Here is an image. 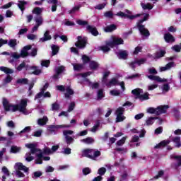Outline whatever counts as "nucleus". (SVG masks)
I'll return each mask as SVG.
<instances>
[{"mask_svg": "<svg viewBox=\"0 0 181 181\" xmlns=\"http://www.w3.org/2000/svg\"><path fill=\"white\" fill-rule=\"evenodd\" d=\"M124 112H125V108L122 107H119L115 112L116 115H124Z\"/></svg>", "mask_w": 181, "mask_h": 181, "instance_id": "nucleus-38", "label": "nucleus"}, {"mask_svg": "<svg viewBox=\"0 0 181 181\" xmlns=\"http://www.w3.org/2000/svg\"><path fill=\"white\" fill-rule=\"evenodd\" d=\"M8 46H10V47H15V46H16L17 43H16V39H11L8 41Z\"/></svg>", "mask_w": 181, "mask_h": 181, "instance_id": "nucleus-52", "label": "nucleus"}, {"mask_svg": "<svg viewBox=\"0 0 181 181\" xmlns=\"http://www.w3.org/2000/svg\"><path fill=\"white\" fill-rule=\"evenodd\" d=\"M1 170L6 176H11V174L9 173V170H8V168H6V166H4Z\"/></svg>", "mask_w": 181, "mask_h": 181, "instance_id": "nucleus-59", "label": "nucleus"}, {"mask_svg": "<svg viewBox=\"0 0 181 181\" xmlns=\"http://www.w3.org/2000/svg\"><path fill=\"white\" fill-rule=\"evenodd\" d=\"M174 159H176L177 162V163L175 164V169H177V168L181 166V156H175Z\"/></svg>", "mask_w": 181, "mask_h": 181, "instance_id": "nucleus-36", "label": "nucleus"}, {"mask_svg": "<svg viewBox=\"0 0 181 181\" xmlns=\"http://www.w3.org/2000/svg\"><path fill=\"white\" fill-rule=\"evenodd\" d=\"M16 84H21L23 86H26L29 84V79L26 78H19L16 81Z\"/></svg>", "mask_w": 181, "mask_h": 181, "instance_id": "nucleus-22", "label": "nucleus"}, {"mask_svg": "<svg viewBox=\"0 0 181 181\" xmlns=\"http://www.w3.org/2000/svg\"><path fill=\"white\" fill-rule=\"evenodd\" d=\"M98 66H100V64H98L97 62L95 61L90 62L89 67L90 70H97V69H98Z\"/></svg>", "mask_w": 181, "mask_h": 181, "instance_id": "nucleus-28", "label": "nucleus"}, {"mask_svg": "<svg viewBox=\"0 0 181 181\" xmlns=\"http://www.w3.org/2000/svg\"><path fill=\"white\" fill-rule=\"evenodd\" d=\"M163 38L165 43H175L176 42V38L170 33H165Z\"/></svg>", "mask_w": 181, "mask_h": 181, "instance_id": "nucleus-8", "label": "nucleus"}, {"mask_svg": "<svg viewBox=\"0 0 181 181\" xmlns=\"http://www.w3.org/2000/svg\"><path fill=\"white\" fill-rule=\"evenodd\" d=\"M76 107V103L71 102L68 107V112H71Z\"/></svg>", "mask_w": 181, "mask_h": 181, "instance_id": "nucleus-56", "label": "nucleus"}, {"mask_svg": "<svg viewBox=\"0 0 181 181\" xmlns=\"http://www.w3.org/2000/svg\"><path fill=\"white\" fill-rule=\"evenodd\" d=\"M98 50H101L104 53H108V52H110L111 50V48L107 47V45H103V46H100L98 47Z\"/></svg>", "mask_w": 181, "mask_h": 181, "instance_id": "nucleus-34", "label": "nucleus"}, {"mask_svg": "<svg viewBox=\"0 0 181 181\" xmlns=\"http://www.w3.org/2000/svg\"><path fill=\"white\" fill-rule=\"evenodd\" d=\"M86 30L88 33H91L93 36H98L99 35L98 30H97V28L95 26L88 25L86 26Z\"/></svg>", "mask_w": 181, "mask_h": 181, "instance_id": "nucleus-11", "label": "nucleus"}, {"mask_svg": "<svg viewBox=\"0 0 181 181\" xmlns=\"http://www.w3.org/2000/svg\"><path fill=\"white\" fill-rule=\"evenodd\" d=\"M112 40H113V42H115V46H119V45H124V40L122 38L114 37Z\"/></svg>", "mask_w": 181, "mask_h": 181, "instance_id": "nucleus-29", "label": "nucleus"}, {"mask_svg": "<svg viewBox=\"0 0 181 181\" xmlns=\"http://www.w3.org/2000/svg\"><path fill=\"white\" fill-rule=\"evenodd\" d=\"M17 168L18 170H23L24 172H29V168L28 167L23 165L22 163H17Z\"/></svg>", "mask_w": 181, "mask_h": 181, "instance_id": "nucleus-32", "label": "nucleus"}, {"mask_svg": "<svg viewBox=\"0 0 181 181\" xmlns=\"http://www.w3.org/2000/svg\"><path fill=\"white\" fill-rule=\"evenodd\" d=\"M78 41L75 43L77 49H86L87 46V37H83L82 36L77 37Z\"/></svg>", "mask_w": 181, "mask_h": 181, "instance_id": "nucleus-6", "label": "nucleus"}, {"mask_svg": "<svg viewBox=\"0 0 181 181\" xmlns=\"http://www.w3.org/2000/svg\"><path fill=\"white\" fill-rule=\"evenodd\" d=\"M76 23L79 25L80 26H86L88 25V21H83V20H78L76 21Z\"/></svg>", "mask_w": 181, "mask_h": 181, "instance_id": "nucleus-51", "label": "nucleus"}, {"mask_svg": "<svg viewBox=\"0 0 181 181\" xmlns=\"http://www.w3.org/2000/svg\"><path fill=\"white\" fill-rule=\"evenodd\" d=\"M171 141L169 139L163 140L158 144L154 146L155 149H160V148H165V146H168L169 144H170Z\"/></svg>", "mask_w": 181, "mask_h": 181, "instance_id": "nucleus-16", "label": "nucleus"}, {"mask_svg": "<svg viewBox=\"0 0 181 181\" xmlns=\"http://www.w3.org/2000/svg\"><path fill=\"white\" fill-rule=\"evenodd\" d=\"M147 77L148 78H149V80H152L153 81H157L158 83H166V81H168L167 79H162L159 77V76L156 75H148Z\"/></svg>", "mask_w": 181, "mask_h": 181, "instance_id": "nucleus-14", "label": "nucleus"}, {"mask_svg": "<svg viewBox=\"0 0 181 181\" xmlns=\"http://www.w3.org/2000/svg\"><path fill=\"white\" fill-rule=\"evenodd\" d=\"M12 80H13V78L11 76V75H7V76L4 79V83H6V84H9V83H11Z\"/></svg>", "mask_w": 181, "mask_h": 181, "instance_id": "nucleus-58", "label": "nucleus"}, {"mask_svg": "<svg viewBox=\"0 0 181 181\" xmlns=\"http://www.w3.org/2000/svg\"><path fill=\"white\" fill-rule=\"evenodd\" d=\"M98 100H103L104 98V90L103 89H99L98 91Z\"/></svg>", "mask_w": 181, "mask_h": 181, "instance_id": "nucleus-45", "label": "nucleus"}, {"mask_svg": "<svg viewBox=\"0 0 181 181\" xmlns=\"http://www.w3.org/2000/svg\"><path fill=\"white\" fill-rule=\"evenodd\" d=\"M64 66H60L55 69L56 74L52 76L53 80H59V76L64 71Z\"/></svg>", "mask_w": 181, "mask_h": 181, "instance_id": "nucleus-12", "label": "nucleus"}, {"mask_svg": "<svg viewBox=\"0 0 181 181\" xmlns=\"http://www.w3.org/2000/svg\"><path fill=\"white\" fill-rule=\"evenodd\" d=\"M172 142L175 144V148H180L181 147V141L180 137L175 136L172 138Z\"/></svg>", "mask_w": 181, "mask_h": 181, "instance_id": "nucleus-21", "label": "nucleus"}, {"mask_svg": "<svg viewBox=\"0 0 181 181\" xmlns=\"http://www.w3.org/2000/svg\"><path fill=\"white\" fill-rule=\"evenodd\" d=\"M158 119V117H150L146 121V125H152L153 124V120Z\"/></svg>", "mask_w": 181, "mask_h": 181, "instance_id": "nucleus-40", "label": "nucleus"}, {"mask_svg": "<svg viewBox=\"0 0 181 181\" xmlns=\"http://www.w3.org/2000/svg\"><path fill=\"white\" fill-rule=\"evenodd\" d=\"M107 172V168L102 167L98 169V175H100V176L95 177L93 181H101L103 180V177L105 175V173Z\"/></svg>", "mask_w": 181, "mask_h": 181, "instance_id": "nucleus-9", "label": "nucleus"}, {"mask_svg": "<svg viewBox=\"0 0 181 181\" xmlns=\"http://www.w3.org/2000/svg\"><path fill=\"white\" fill-rule=\"evenodd\" d=\"M47 121H49V118L47 117L44 116L43 118L38 119L37 124L38 125H46L47 124Z\"/></svg>", "mask_w": 181, "mask_h": 181, "instance_id": "nucleus-25", "label": "nucleus"}, {"mask_svg": "<svg viewBox=\"0 0 181 181\" xmlns=\"http://www.w3.org/2000/svg\"><path fill=\"white\" fill-rule=\"evenodd\" d=\"M110 94L114 97H117V95H119V94H121V92L118 90H110Z\"/></svg>", "mask_w": 181, "mask_h": 181, "instance_id": "nucleus-57", "label": "nucleus"}, {"mask_svg": "<svg viewBox=\"0 0 181 181\" xmlns=\"http://www.w3.org/2000/svg\"><path fill=\"white\" fill-rule=\"evenodd\" d=\"M60 128H70V125H66V124L49 125L47 129L49 132H50V134H55L56 129H59Z\"/></svg>", "mask_w": 181, "mask_h": 181, "instance_id": "nucleus-7", "label": "nucleus"}, {"mask_svg": "<svg viewBox=\"0 0 181 181\" xmlns=\"http://www.w3.org/2000/svg\"><path fill=\"white\" fill-rule=\"evenodd\" d=\"M66 93L64 94L65 98H69L70 97V95H73V94H74V90H73V89H71V88H70V86H68L66 88Z\"/></svg>", "mask_w": 181, "mask_h": 181, "instance_id": "nucleus-27", "label": "nucleus"}, {"mask_svg": "<svg viewBox=\"0 0 181 181\" xmlns=\"http://www.w3.org/2000/svg\"><path fill=\"white\" fill-rule=\"evenodd\" d=\"M33 13H35V15H41L42 14V8L40 7H35L33 10Z\"/></svg>", "mask_w": 181, "mask_h": 181, "instance_id": "nucleus-53", "label": "nucleus"}, {"mask_svg": "<svg viewBox=\"0 0 181 181\" xmlns=\"http://www.w3.org/2000/svg\"><path fill=\"white\" fill-rule=\"evenodd\" d=\"M74 70L75 71H80L81 70H83V66L81 64H74Z\"/></svg>", "mask_w": 181, "mask_h": 181, "instance_id": "nucleus-37", "label": "nucleus"}, {"mask_svg": "<svg viewBox=\"0 0 181 181\" xmlns=\"http://www.w3.org/2000/svg\"><path fill=\"white\" fill-rule=\"evenodd\" d=\"M36 25L37 26H40L43 23V19L41 17H38L37 18H35Z\"/></svg>", "mask_w": 181, "mask_h": 181, "instance_id": "nucleus-63", "label": "nucleus"}, {"mask_svg": "<svg viewBox=\"0 0 181 181\" xmlns=\"http://www.w3.org/2000/svg\"><path fill=\"white\" fill-rule=\"evenodd\" d=\"M3 107L4 111L12 112H16L19 111L20 112H26V107H28V99H21L19 104L13 105L9 103L7 98H3Z\"/></svg>", "mask_w": 181, "mask_h": 181, "instance_id": "nucleus-1", "label": "nucleus"}, {"mask_svg": "<svg viewBox=\"0 0 181 181\" xmlns=\"http://www.w3.org/2000/svg\"><path fill=\"white\" fill-rule=\"evenodd\" d=\"M25 146L28 149H30V151L25 154V160H27V162H32V160L35 159V157L31 156L35 155V153H36V152H39L40 150L36 148V144H25Z\"/></svg>", "mask_w": 181, "mask_h": 181, "instance_id": "nucleus-2", "label": "nucleus"}, {"mask_svg": "<svg viewBox=\"0 0 181 181\" xmlns=\"http://www.w3.org/2000/svg\"><path fill=\"white\" fill-rule=\"evenodd\" d=\"M82 142H84V144H93V142H94V139L91 137H87L82 139Z\"/></svg>", "mask_w": 181, "mask_h": 181, "instance_id": "nucleus-50", "label": "nucleus"}, {"mask_svg": "<svg viewBox=\"0 0 181 181\" xmlns=\"http://www.w3.org/2000/svg\"><path fill=\"white\" fill-rule=\"evenodd\" d=\"M105 32L106 33H111V32H114V30H117V25L115 24H110L109 25H107L105 29Z\"/></svg>", "mask_w": 181, "mask_h": 181, "instance_id": "nucleus-19", "label": "nucleus"}, {"mask_svg": "<svg viewBox=\"0 0 181 181\" xmlns=\"http://www.w3.org/2000/svg\"><path fill=\"white\" fill-rule=\"evenodd\" d=\"M136 64H138V66H141V64H144V63L146 62V59L141 58L138 60H135Z\"/></svg>", "mask_w": 181, "mask_h": 181, "instance_id": "nucleus-60", "label": "nucleus"}, {"mask_svg": "<svg viewBox=\"0 0 181 181\" xmlns=\"http://www.w3.org/2000/svg\"><path fill=\"white\" fill-rule=\"evenodd\" d=\"M59 50H60V47H59V46L54 45H52V56H56V54L59 53Z\"/></svg>", "mask_w": 181, "mask_h": 181, "instance_id": "nucleus-33", "label": "nucleus"}, {"mask_svg": "<svg viewBox=\"0 0 181 181\" xmlns=\"http://www.w3.org/2000/svg\"><path fill=\"white\" fill-rule=\"evenodd\" d=\"M30 56H32V57H35V56H37V48H33L32 52L30 53Z\"/></svg>", "mask_w": 181, "mask_h": 181, "instance_id": "nucleus-62", "label": "nucleus"}, {"mask_svg": "<svg viewBox=\"0 0 181 181\" xmlns=\"http://www.w3.org/2000/svg\"><path fill=\"white\" fill-rule=\"evenodd\" d=\"M30 49H32V45H26L22 49H21V57L23 58H25V57H28V56H30V54H29V50H30Z\"/></svg>", "mask_w": 181, "mask_h": 181, "instance_id": "nucleus-10", "label": "nucleus"}, {"mask_svg": "<svg viewBox=\"0 0 181 181\" xmlns=\"http://www.w3.org/2000/svg\"><path fill=\"white\" fill-rule=\"evenodd\" d=\"M173 50H174L175 52H177V53H179L181 50V48H180V45H174L173 47H172Z\"/></svg>", "mask_w": 181, "mask_h": 181, "instance_id": "nucleus-64", "label": "nucleus"}, {"mask_svg": "<svg viewBox=\"0 0 181 181\" xmlns=\"http://www.w3.org/2000/svg\"><path fill=\"white\" fill-rule=\"evenodd\" d=\"M128 180V173L124 171L123 174L121 175L120 181H127Z\"/></svg>", "mask_w": 181, "mask_h": 181, "instance_id": "nucleus-54", "label": "nucleus"}, {"mask_svg": "<svg viewBox=\"0 0 181 181\" xmlns=\"http://www.w3.org/2000/svg\"><path fill=\"white\" fill-rule=\"evenodd\" d=\"M125 141H127V137H122L120 140L117 141L116 145H117V146H122V145L125 144Z\"/></svg>", "mask_w": 181, "mask_h": 181, "instance_id": "nucleus-46", "label": "nucleus"}, {"mask_svg": "<svg viewBox=\"0 0 181 181\" xmlns=\"http://www.w3.org/2000/svg\"><path fill=\"white\" fill-rule=\"evenodd\" d=\"M28 70L31 71L30 74H34V76H39L42 73V70L38 69V67L36 66H29Z\"/></svg>", "mask_w": 181, "mask_h": 181, "instance_id": "nucleus-17", "label": "nucleus"}, {"mask_svg": "<svg viewBox=\"0 0 181 181\" xmlns=\"http://www.w3.org/2000/svg\"><path fill=\"white\" fill-rule=\"evenodd\" d=\"M26 5H28V1H18V6L19 9L21 10V12H23L25 11Z\"/></svg>", "mask_w": 181, "mask_h": 181, "instance_id": "nucleus-23", "label": "nucleus"}, {"mask_svg": "<svg viewBox=\"0 0 181 181\" xmlns=\"http://www.w3.org/2000/svg\"><path fill=\"white\" fill-rule=\"evenodd\" d=\"M163 175H165V171H163V170H160V171H158V175L154 176L153 178L150 179V180H153V179L158 180L159 179V177H162Z\"/></svg>", "mask_w": 181, "mask_h": 181, "instance_id": "nucleus-41", "label": "nucleus"}, {"mask_svg": "<svg viewBox=\"0 0 181 181\" xmlns=\"http://www.w3.org/2000/svg\"><path fill=\"white\" fill-rule=\"evenodd\" d=\"M166 54V51L163 49H160L159 52L156 53L155 57L156 59H160V57H163Z\"/></svg>", "mask_w": 181, "mask_h": 181, "instance_id": "nucleus-31", "label": "nucleus"}, {"mask_svg": "<svg viewBox=\"0 0 181 181\" xmlns=\"http://www.w3.org/2000/svg\"><path fill=\"white\" fill-rule=\"evenodd\" d=\"M139 30L142 35V36H145L146 37H148V36H151V33H149V30L148 29L145 28V25H139Z\"/></svg>", "mask_w": 181, "mask_h": 181, "instance_id": "nucleus-13", "label": "nucleus"}, {"mask_svg": "<svg viewBox=\"0 0 181 181\" xmlns=\"http://www.w3.org/2000/svg\"><path fill=\"white\" fill-rule=\"evenodd\" d=\"M110 71H106L103 74V77L102 79L103 83H107V78H108V76H110Z\"/></svg>", "mask_w": 181, "mask_h": 181, "instance_id": "nucleus-55", "label": "nucleus"}, {"mask_svg": "<svg viewBox=\"0 0 181 181\" xmlns=\"http://www.w3.org/2000/svg\"><path fill=\"white\" fill-rule=\"evenodd\" d=\"M82 173L84 175V176H87V175H90V173H91V169H90L88 167L84 168L82 170Z\"/></svg>", "mask_w": 181, "mask_h": 181, "instance_id": "nucleus-47", "label": "nucleus"}, {"mask_svg": "<svg viewBox=\"0 0 181 181\" xmlns=\"http://www.w3.org/2000/svg\"><path fill=\"white\" fill-rule=\"evenodd\" d=\"M104 17L109 18V19H112V18H114V13H112V11H106L104 13Z\"/></svg>", "mask_w": 181, "mask_h": 181, "instance_id": "nucleus-48", "label": "nucleus"}, {"mask_svg": "<svg viewBox=\"0 0 181 181\" xmlns=\"http://www.w3.org/2000/svg\"><path fill=\"white\" fill-rule=\"evenodd\" d=\"M118 84V80L117 78H112L107 83H106L107 87H111V86H117Z\"/></svg>", "mask_w": 181, "mask_h": 181, "instance_id": "nucleus-30", "label": "nucleus"}, {"mask_svg": "<svg viewBox=\"0 0 181 181\" xmlns=\"http://www.w3.org/2000/svg\"><path fill=\"white\" fill-rule=\"evenodd\" d=\"M138 98L140 101H146V100H149V93L146 92L144 94H141Z\"/></svg>", "mask_w": 181, "mask_h": 181, "instance_id": "nucleus-24", "label": "nucleus"}, {"mask_svg": "<svg viewBox=\"0 0 181 181\" xmlns=\"http://www.w3.org/2000/svg\"><path fill=\"white\" fill-rule=\"evenodd\" d=\"M50 32L49 30H47L44 33V37L40 39V42H47V40H52V35H50Z\"/></svg>", "mask_w": 181, "mask_h": 181, "instance_id": "nucleus-20", "label": "nucleus"}, {"mask_svg": "<svg viewBox=\"0 0 181 181\" xmlns=\"http://www.w3.org/2000/svg\"><path fill=\"white\" fill-rule=\"evenodd\" d=\"M169 108V105H164L163 106H158L157 108L149 107L147 109L148 114H156V115H160L161 114H165L166 110Z\"/></svg>", "mask_w": 181, "mask_h": 181, "instance_id": "nucleus-3", "label": "nucleus"}, {"mask_svg": "<svg viewBox=\"0 0 181 181\" xmlns=\"http://www.w3.org/2000/svg\"><path fill=\"white\" fill-rule=\"evenodd\" d=\"M93 153H94V150L87 148L83 150V156H85V158H88L89 159H94V157L93 156Z\"/></svg>", "mask_w": 181, "mask_h": 181, "instance_id": "nucleus-15", "label": "nucleus"}, {"mask_svg": "<svg viewBox=\"0 0 181 181\" xmlns=\"http://www.w3.org/2000/svg\"><path fill=\"white\" fill-rule=\"evenodd\" d=\"M80 8H81V6H76L72 8L70 11H69V15H71L72 13H76V12H78L80 11Z\"/></svg>", "mask_w": 181, "mask_h": 181, "instance_id": "nucleus-39", "label": "nucleus"}, {"mask_svg": "<svg viewBox=\"0 0 181 181\" xmlns=\"http://www.w3.org/2000/svg\"><path fill=\"white\" fill-rule=\"evenodd\" d=\"M74 134V132L72 130H64L63 131V135L65 136V142L67 144V145H71L73 142H74V139L69 135H73Z\"/></svg>", "mask_w": 181, "mask_h": 181, "instance_id": "nucleus-5", "label": "nucleus"}, {"mask_svg": "<svg viewBox=\"0 0 181 181\" xmlns=\"http://www.w3.org/2000/svg\"><path fill=\"white\" fill-rule=\"evenodd\" d=\"M126 12L127 13H125L122 11H119L116 15L117 16H119L120 18H127V19H130V21H133V19H136V18H139L141 14H136V15H132V12L129 10H126Z\"/></svg>", "mask_w": 181, "mask_h": 181, "instance_id": "nucleus-4", "label": "nucleus"}, {"mask_svg": "<svg viewBox=\"0 0 181 181\" xmlns=\"http://www.w3.org/2000/svg\"><path fill=\"white\" fill-rule=\"evenodd\" d=\"M52 111H59V110H60V105H59L57 103H52Z\"/></svg>", "mask_w": 181, "mask_h": 181, "instance_id": "nucleus-49", "label": "nucleus"}, {"mask_svg": "<svg viewBox=\"0 0 181 181\" xmlns=\"http://www.w3.org/2000/svg\"><path fill=\"white\" fill-rule=\"evenodd\" d=\"M118 59L120 60H127L128 59V52L127 50H122L117 53Z\"/></svg>", "mask_w": 181, "mask_h": 181, "instance_id": "nucleus-18", "label": "nucleus"}, {"mask_svg": "<svg viewBox=\"0 0 181 181\" xmlns=\"http://www.w3.org/2000/svg\"><path fill=\"white\" fill-rule=\"evenodd\" d=\"M141 77V74H134L126 77L127 80H134V78H139Z\"/></svg>", "mask_w": 181, "mask_h": 181, "instance_id": "nucleus-42", "label": "nucleus"}, {"mask_svg": "<svg viewBox=\"0 0 181 181\" xmlns=\"http://www.w3.org/2000/svg\"><path fill=\"white\" fill-rule=\"evenodd\" d=\"M141 93H143V90L139 88H137L132 90V94H133L134 95H136V98H139Z\"/></svg>", "mask_w": 181, "mask_h": 181, "instance_id": "nucleus-26", "label": "nucleus"}, {"mask_svg": "<svg viewBox=\"0 0 181 181\" xmlns=\"http://www.w3.org/2000/svg\"><path fill=\"white\" fill-rule=\"evenodd\" d=\"M126 118L127 117L124 116V115H117L116 117V122H122V121H124Z\"/></svg>", "mask_w": 181, "mask_h": 181, "instance_id": "nucleus-43", "label": "nucleus"}, {"mask_svg": "<svg viewBox=\"0 0 181 181\" xmlns=\"http://www.w3.org/2000/svg\"><path fill=\"white\" fill-rule=\"evenodd\" d=\"M90 60L91 59L88 57V56L86 54L82 55V61L83 64H87V63H90Z\"/></svg>", "mask_w": 181, "mask_h": 181, "instance_id": "nucleus-44", "label": "nucleus"}, {"mask_svg": "<svg viewBox=\"0 0 181 181\" xmlns=\"http://www.w3.org/2000/svg\"><path fill=\"white\" fill-rule=\"evenodd\" d=\"M31 129H32L30 128V127H25L23 130L20 132L19 134H26L27 132H30Z\"/></svg>", "mask_w": 181, "mask_h": 181, "instance_id": "nucleus-61", "label": "nucleus"}, {"mask_svg": "<svg viewBox=\"0 0 181 181\" xmlns=\"http://www.w3.org/2000/svg\"><path fill=\"white\" fill-rule=\"evenodd\" d=\"M141 6L143 9L146 10L148 9V11H151V9L153 8V6H152L151 4L148 3L146 4L141 3Z\"/></svg>", "mask_w": 181, "mask_h": 181, "instance_id": "nucleus-35", "label": "nucleus"}]
</instances>
